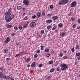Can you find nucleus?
<instances>
[{
    "mask_svg": "<svg viewBox=\"0 0 80 80\" xmlns=\"http://www.w3.org/2000/svg\"><path fill=\"white\" fill-rule=\"evenodd\" d=\"M11 14H12V12L11 11L5 13V15L6 16H5V18L6 22H10L12 20L13 18L14 17V15L13 14L11 15L10 17Z\"/></svg>",
    "mask_w": 80,
    "mask_h": 80,
    "instance_id": "obj_1",
    "label": "nucleus"
},
{
    "mask_svg": "<svg viewBox=\"0 0 80 80\" xmlns=\"http://www.w3.org/2000/svg\"><path fill=\"white\" fill-rule=\"evenodd\" d=\"M69 1L68 0H61V1H60L59 2V5H65V4H66V3H68Z\"/></svg>",
    "mask_w": 80,
    "mask_h": 80,
    "instance_id": "obj_2",
    "label": "nucleus"
},
{
    "mask_svg": "<svg viewBox=\"0 0 80 80\" xmlns=\"http://www.w3.org/2000/svg\"><path fill=\"white\" fill-rule=\"evenodd\" d=\"M61 70H67V68H68V65L65 64H61Z\"/></svg>",
    "mask_w": 80,
    "mask_h": 80,
    "instance_id": "obj_3",
    "label": "nucleus"
},
{
    "mask_svg": "<svg viewBox=\"0 0 80 80\" xmlns=\"http://www.w3.org/2000/svg\"><path fill=\"white\" fill-rule=\"evenodd\" d=\"M23 3L26 5H29L30 4V2L28 0H24L23 2Z\"/></svg>",
    "mask_w": 80,
    "mask_h": 80,
    "instance_id": "obj_4",
    "label": "nucleus"
},
{
    "mask_svg": "<svg viewBox=\"0 0 80 80\" xmlns=\"http://www.w3.org/2000/svg\"><path fill=\"white\" fill-rule=\"evenodd\" d=\"M10 40H11V39L9 38V37H8L6 39L5 41V43H8L9 42H10Z\"/></svg>",
    "mask_w": 80,
    "mask_h": 80,
    "instance_id": "obj_5",
    "label": "nucleus"
},
{
    "mask_svg": "<svg viewBox=\"0 0 80 80\" xmlns=\"http://www.w3.org/2000/svg\"><path fill=\"white\" fill-rule=\"evenodd\" d=\"M76 5H77L76 2H73L71 4L70 6L71 7H76Z\"/></svg>",
    "mask_w": 80,
    "mask_h": 80,
    "instance_id": "obj_6",
    "label": "nucleus"
},
{
    "mask_svg": "<svg viewBox=\"0 0 80 80\" xmlns=\"http://www.w3.org/2000/svg\"><path fill=\"white\" fill-rule=\"evenodd\" d=\"M36 22H32L30 24V27H33L36 25Z\"/></svg>",
    "mask_w": 80,
    "mask_h": 80,
    "instance_id": "obj_7",
    "label": "nucleus"
},
{
    "mask_svg": "<svg viewBox=\"0 0 80 80\" xmlns=\"http://www.w3.org/2000/svg\"><path fill=\"white\" fill-rule=\"evenodd\" d=\"M52 18L53 20H57L58 18V16H53L52 17Z\"/></svg>",
    "mask_w": 80,
    "mask_h": 80,
    "instance_id": "obj_8",
    "label": "nucleus"
},
{
    "mask_svg": "<svg viewBox=\"0 0 80 80\" xmlns=\"http://www.w3.org/2000/svg\"><path fill=\"white\" fill-rule=\"evenodd\" d=\"M9 78H10L9 76L5 75L3 76V79H6V80H8Z\"/></svg>",
    "mask_w": 80,
    "mask_h": 80,
    "instance_id": "obj_9",
    "label": "nucleus"
},
{
    "mask_svg": "<svg viewBox=\"0 0 80 80\" xmlns=\"http://www.w3.org/2000/svg\"><path fill=\"white\" fill-rule=\"evenodd\" d=\"M40 13V12H38L37 14L36 18H38L41 16Z\"/></svg>",
    "mask_w": 80,
    "mask_h": 80,
    "instance_id": "obj_10",
    "label": "nucleus"
},
{
    "mask_svg": "<svg viewBox=\"0 0 80 80\" xmlns=\"http://www.w3.org/2000/svg\"><path fill=\"white\" fill-rule=\"evenodd\" d=\"M58 27H59V28H62L63 27V24L62 23H60L58 25Z\"/></svg>",
    "mask_w": 80,
    "mask_h": 80,
    "instance_id": "obj_11",
    "label": "nucleus"
},
{
    "mask_svg": "<svg viewBox=\"0 0 80 80\" xmlns=\"http://www.w3.org/2000/svg\"><path fill=\"white\" fill-rule=\"evenodd\" d=\"M52 20L51 19L48 20L46 21V23H52Z\"/></svg>",
    "mask_w": 80,
    "mask_h": 80,
    "instance_id": "obj_12",
    "label": "nucleus"
},
{
    "mask_svg": "<svg viewBox=\"0 0 80 80\" xmlns=\"http://www.w3.org/2000/svg\"><path fill=\"white\" fill-rule=\"evenodd\" d=\"M35 62H34L32 63V64L31 65V67H33V68H34L35 67Z\"/></svg>",
    "mask_w": 80,
    "mask_h": 80,
    "instance_id": "obj_13",
    "label": "nucleus"
},
{
    "mask_svg": "<svg viewBox=\"0 0 80 80\" xmlns=\"http://www.w3.org/2000/svg\"><path fill=\"white\" fill-rule=\"evenodd\" d=\"M65 35V32H62L61 35V37H64Z\"/></svg>",
    "mask_w": 80,
    "mask_h": 80,
    "instance_id": "obj_14",
    "label": "nucleus"
},
{
    "mask_svg": "<svg viewBox=\"0 0 80 80\" xmlns=\"http://www.w3.org/2000/svg\"><path fill=\"white\" fill-rule=\"evenodd\" d=\"M55 68H52L50 70V72H51V73H52V72H54V71H55Z\"/></svg>",
    "mask_w": 80,
    "mask_h": 80,
    "instance_id": "obj_15",
    "label": "nucleus"
},
{
    "mask_svg": "<svg viewBox=\"0 0 80 80\" xmlns=\"http://www.w3.org/2000/svg\"><path fill=\"white\" fill-rule=\"evenodd\" d=\"M8 52V49H5L4 50L3 52L4 53H7Z\"/></svg>",
    "mask_w": 80,
    "mask_h": 80,
    "instance_id": "obj_16",
    "label": "nucleus"
},
{
    "mask_svg": "<svg viewBox=\"0 0 80 80\" xmlns=\"http://www.w3.org/2000/svg\"><path fill=\"white\" fill-rule=\"evenodd\" d=\"M12 26L11 25H8L6 26L7 28H12Z\"/></svg>",
    "mask_w": 80,
    "mask_h": 80,
    "instance_id": "obj_17",
    "label": "nucleus"
},
{
    "mask_svg": "<svg viewBox=\"0 0 80 80\" xmlns=\"http://www.w3.org/2000/svg\"><path fill=\"white\" fill-rule=\"evenodd\" d=\"M17 8L18 10H21L22 9V7L20 6H17Z\"/></svg>",
    "mask_w": 80,
    "mask_h": 80,
    "instance_id": "obj_18",
    "label": "nucleus"
},
{
    "mask_svg": "<svg viewBox=\"0 0 80 80\" xmlns=\"http://www.w3.org/2000/svg\"><path fill=\"white\" fill-rule=\"evenodd\" d=\"M57 28V27L56 26H54L52 28V30H55L56 28Z\"/></svg>",
    "mask_w": 80,
    "mask_h": 80,
    "instance_id": "obj_19",
    "label": "nucleus"
},
{
    "mask_svg": "<svg viewBox=\"0 0 80 80\" xmlns=\"http://www.w3.org/2000/svg\"><path fill=\"white\" fill-rule=\"evenodd\" d=\"M51 25H49L47 27V29H48V30H50V29L51 28Z\"/></svg>",
    "mask_w": 80,
    "mask_h": 80,
    "instance_id": "obj_20",
    "label": "nucleus"
},
{
    "mask_svg": "<svg viewBox=\"0 0 80 80\" xmlns=\"http://www.w3.org/2000/svg\"><path fill=\"white\" fill-rule=\"evenodd\" d=\"M76 49H77V50H79L80 48V46L78 45H76Z\"/></svg>",
    "mask_w": 80,
    "mask_h": 80,
    "instance_id": "obj_21",
    "label": "nucleus"
},
{
    "mask_svg": "<svg viewBox=\"0 0 80 80\" xmlns=\"http://www.w3.org/2000/svg\"><path fill=\"white\" fill-rule=\"evenodd\" d=\"M45 15V12H44V11H43L42 13V16H43V17H44Z\"/></svg>",
    "mask_w": 80,
    "mask_h": 80,
    "instance_id": "obj_22",
    "label": "nucleus"
},
{
    "mask_svg": "<svg viewBox=\"0 0 80 80\" xmlns=\"http://www.w3.org/2000/svg\"><path fill=\"white\" fill-rule=\"evenodd\" d=\"M50 7L51 9H53V8H54L53 5H50Z\"/></svg>",
    "mask_w": 80,
    "mask_h": 80,
    "instance_id": "obj_23",
    "label": "nucleus"
},
{
    "mask_svg": "<svg viewBox=\"0 0 80 80\" xmlns=\"http://www.w3.org/2000/svg\"><path fill=\"white\" fill-rule=\"evenodd\" d=\"M18 28L19 30H22L23 28V27L22 26H19L18 27Z\"/></svg>",
    "mask_w": 80,
    "mask_h": 80,
    "instance_id": "obj_24",
    "label": "nucleus"
},
{
    "mask_svg": "<svg viewBox=\"0 0 80 80\" xmlns=\"http://www.w3.org/2000/svg\"><path fill=\"white\" fill-rule=\"evenodd\" d=\"M26 27H28V24H25L23 27V28H26Z\"/></svg>",
    "mask_w": 80,
    "mask_h": 80,
    "instance_id": "obj_25",
    "label": "nucleus"
},
{
    "mask_svg": "<svg viewBox=\"0 0 80 80\" xmlns=\"http://www.w3.org/2000/svg\"><path fill=\"white\" fill-rule=\"evenodd\" d=\"M41 34H42L44 33V30H41Z\"/></svg>",
    "mask_w": 80,
    "mask_h": 80,
    "instance_id": "obj_26",
    "label": "nucleus"
},
{
    "mask_svg": "<svg viewBox=\"0 0 80 80\" xmlns=\"http://www.w3.org/2000/svg\"><path fill=\"white\" fill-rule=\"evenodd\" d=\"M76 24H74L73 26H72V28H73V29H74V28H75L76 27Z\"/></svg>",
    "mask_w": 80,
    "mask_h": 80,
    "instance_id": "obj_27",
    "label": "nucleus"
},
{
    "mask_svg": "<svg viewBox=\"0 0 80 80\" xmlns=\"http://www.w3.org/2000/svg\"><path fill=\"white\" fill-rule=\"evenodd\" d=\"M40 47H41V50H43V48L44 47V46H41Z\"/></svg>",
    "mask_w": 80,
    "mask_h": 80,
    "instance_id": "obj_28",
    "label": "nucleus"
},
{
    "mask_svg": "<svg viewBox=\"0 0 80 80\" xmlns=\"http://www.w3.org/2000/svg\"><path fill=\"white\" fill-rule=\"evenodd\" d=\"M49 49H46L45 50V52H49Z\"/></svg>",
    "mask_w": 80,
    "mask_h": 80,
    "instance_id": "obj_29",
    "label": "nucleus"
},
{
    "mask_svg": "<svg viewBox=\"0 0 80 80\" xmlns=\"http://www.w3.org/2000/svg\"><path fill=\"white\" fill-rule=\"evenodd\" d=\"M36 15L34 14V16H32V18H33V19H34V18H36Z\"/></svg>",
    "mask_w": 80,
    "mask_h": 80,
    "instance_id": "obj_30",
    "label": "nucleus"
},
{
    "mask_svg": "<svg viewBox=\"0 0 80 80\" xmlns=\"http://www.w3.org/2000/svg\"><path fill=\"white\" fill-rule=\"evenodd\" d=\"M30 60V58H28L26 59V62H29Z\"/></svg>",
    "mask_w": 80,
    "mask_h": 80,
    "instance_id": "obj_31",
    "label": "nucleus"
},
{
    "mask_svg": "<svg viewBox=\"0 0 80 80\" xmlns=\"http://www.w3.org/2000/svg\"><path fill=\"white\" fill-rule=\"evenodd\" d=\"M59 56L60 57H62V56H63V53H61L59 54Z\"/></svg>",
    "mask_w": 80,
    "mask_h": 80,
    "instance_id": "obj_32",
    "label": "nucleus"
},
{
    "mask_svg": "<svg viewBox=\"0 0 80 80\" xmlns=\"http://www.w3.org/2000/svg\"><path fill=\"white\" fill-rule=\"evenodd\" d=\"M38 57V55L35 54L34 55V57L35 58H37Z\"/></svg>",
    "mask_w": 80,
    "mask_h": 80,
    "instance_id": "obj_33",
    "label": "nucleus"
},
{
    "mask_svg": "<svg viewBox=\"0 0 80 80\" xmlns=\"http://www.w3.org/2000/svg\"><path fill=\"white\" fill-rule=\"evenodd\" d=\"M3 75V72H0V76H1V77H2V75Z\"/></svg>",
    "mask_w": 80,
    "mask_h": 80,
    "instance_id": "obj_34",
    "label": "nucleus"
},
{
    "mask_svg": "<svg viewBox=\"0 0 80 80\" xmlns=\"http://www.w3.org/2000/svg\"><path fill=\"white\" fill-rule=\"evenodd\" d=\"M71 51L73 52H75V49H74V48H72L71 49Z\"/></svg>",
    "mask_w": 80,
    "mask_h": 80,
    "instance_id": "obj_35",
    "label": "nucleus"
},
{
    "mask_svg": "<svg viewBox=\"0 0 80 80\" xmlns=\"http://www.w3.org/2000/svg\"><path fill=\"white\" fill-rule=\"evenodd\" d=\"M36 52H37V53H40V50L36 51Z\"/></svg>",
    "mask_w": 80,
    "mask_h": 80,
    "instance_id": "obj_36",
    "label": "nucleus"
},
{
    "mask_svg": "<svg viewBox=\"0 0 80 80\" xmlns=\"http://www.w3.org/2000/svg\"><path fill=\"white\" fill-rule=\"evenodd\" d=\"M14 29L16 30H18V28L17 26L15 27L14 28Z\"/></svg>",
    "mask_w": 80,
    "mask_h": 80,
    "instance_id": "obj_37",
    "label": "nucleus"
},
{
    "mask_svg": "<svg viewBox=\"0 0 80 80\" xmlns=\"http://www.w3.org/2000/svg\"><path fill=\"white\" fill-rule=\"evenodd\" d=\"M71 19L72 21H74V20H75V18H74L73 17H72Z\"/></svg>",
    "mask_w": 80,
    "mask_h": 80,
    "instance_id": "obj_38",
    "label": "nucleus"
},
{
    "mask_svg": "<svg viewBox=\"0 0 80 80\" xmlns=\"http://www.w3.org/2000/svg\"><path fill=\"white\" fill-rule=\"evenodd\" d=\"M76 56H79L80 55V52L77 53L76 54Z\"/></svg>",
    "mask_w": 80,
    "mask_h": 80,
    "instance_id": "obj_39",
    "label": "nucleus"
},
{
    "mask_svg": "<svg viewBox=\"0 0 80 80\" xmlns=\"http://www.w3.org/2000/svg\"><path fill=\"white\" fill-rule=\"evenodd\" d=\"M63 58L64 59H67V57L66 56H65L63 57Z\"/></svg>",
    "mask_w": 80,
    "mask_h": 80,
    "instance_id": "obj_40",
    "label": "nucleus"
},
{
    "mask_svg": "<svg viewBox=\"0 0 80 80\" xmlns=\"http://www.w3.org/2000/svg\"><path fill=\"white\" fill-rule=\"evenodd\" d=\"M49 64H52V63H53V61H51L49 62Z\"/></svg>",
    "mask_w": 80,
    "mask_h": 80,
    "instance_id": "obj_41",
    "label": "nucleus"
},
{
    "mask_svg": "<svg viewBox=\"0 0 80 80\" xmlns=\"http://www.w3.org/2000/svg\"><path fill=\"white\" fill-rule=\"evenodd\" d=\"M46 56H47V57H50V54H47Z\"/></svg>",
    "mask_w": 80,
    "mask_h": 80,
    "instance_id": "obj_42",
    "label": "nucleus"
},
{
    "mask_svg": "<svg viewBox=\"0 0 80 80\" xmlns=\"http://www.w3.org/2000/svg\"><path fill=\"white\" fill-rule=\"evenodd\" d=\"M78 22L79 23H80V18L78 20Z\"/></svg>",
    "mask_w": 80,
    "mask_h": 80,
    "instance_id": "obj_43",
    "label": "nucleus"
},
{
    "mask_svg": "<svg viewBox=\"0 0 80 80\" xmlns=\"http://www.w3.org/2000/svg\"><path fill=\"white\" fill-rule=\"evenodd\" d=\"M52 14H48V17H50V16H52Z\"/></svg>",
    "mask_w": 80,
    "mask_h": 80,
    "instance_id": "obj_44",
    "label": "nucleus"
},
{
    "mask_svg": "<svg viewBox=\"0 0 80 80\" xmlns=\"http://www.w3.org/2000/svg\"><path fill=\"white\" fill-rule=\"evenodd\" d=\"M63 52L64 53H67V50L63 51Z\"/></svg>",
    "mask_w": 80,
    "mask_h": 80,
    "instance_id": "obj_45",
    "label": "nucleus"
},
{
    "mask_svg": "<svg viewBox=\"0 0 80 80\" xmlns=\"http://www.w3.org/2000/svg\"><path fill=\"white\" fill-rule=\"evenodd\" d=\"M43 66V65L42 64H40L39 65V67H42Z\"/></svg>",
    "mask_w": 80,
    "mask_h": 80,
    "instance_id": "obj_46",
    "label": "nucleus"
},
{
    "mask_svg": "<svg viewBox=\"0 0 80 80\" xmlns=\"http://www.w3.org/2000/svg\"><path fill=\"white\" fill-rule=\"evenodd\" d=\"M51 53L52 54H54V51H52L51 52Z\"/></svg>",
    "mask_w": 80,
    "mask_h": 80,
    "instance_id": "obj_47",
    "label": "nucleus"
},
{
    "mask_svg": "<svg viewBox=\"0 0 80 80\" xmlns=\"http://www.w3.org/2000/svg\"><path fill=\"white\" fill-rule=\"evenodd\" d=\"M6 60H8V61L10 60V58H6Z\"/></svg>",
    "mask_w": 80,
    "mask_h": 80,
    "instance_id": "obj_48",
    "label": "nucleus"
},
{
    "mask_svg": "<svg viewBox=\"0 0 80 80\" xmlns=\"http://www.w3.org/2000/svg\"><path fill=\"white\" fill-rule=\"evenodd\" d=\"M56 70L58 72H59V71H60V69L57 68V69Z\"/></svg>",
    "mask_w": 80,
    "mask_h": 80,
    "instance_id": "obj_49",
    "label": "nucleus"
},
{
    "mask_svg": "<svg viewBox=\"0 0 80 80\" xmlns=\"http://www.w3.org/2000/svg\"><path fill=\"white\" fill-rule=\"evenodd\" d=\"M20 55L19 54H17L15 56V57H17V56H19Z\"/></svg>",
    "mask_w": 80,
    "mask_h": 80,
    "instance_id": "obj_50",
    "label": "nucleus"
},
{
    "mask_svg": "<svg viewBox=\"0 0 80 80\" xmlns=\"http://www.w3.org/2000/svg\"><path fill=\"white\" fill-rule=\"evenodd\" d=\"M27 17H25L24 18L23 20H27Z\"/></svg>",
    "mask_w": 80,
    "mask_h": 80,
    "instance_id": "obj_51",
    "label": "nucleus"
},
{
    "mask_svg": "<svg viewBox=\"0 0 80 80\" xmlns=\"http://www.w3.org/2000/svg\"><path fill=\"white\" fill-rule=\"evenodd\" d=\"M50 78V77L49 76H48L47 77V79H49V78Z\"/></svg>",
    "mask_w": 80,
    "mask_h": 80,
    "instance_id": "obj_52",
    "label": "nucleus"
},
{
    "mask_svg": "<svg viewBox=\"0 0 80 80\" xmlns=\"http://www.w3.org/2000/svg\"><path fill=\"white\" fill-rule=\"evenodd\" d=\"M12 9L11 8H10L8 10V11H10V10H12Z\"/></svg>",
    "mask_w": 80,
    "mask_h": 80,
    "instance_id": "obj_53",
    "label": "nucleus"
},
{
    "mask_svg": "<svg viewBox=\"0 0 80 80\" xmlns=\"http://www.w3.org/2000/svg\"><path fill=\"white\" fill-rule=\"evenodd\" d=\"M15 35V34L14 33H13L12 34V36H14Z\"/></svg>",
    "mask_w": 80,
    "mask_h": 80,
    "instance_id": "obj_54",
    "label": "nucleus"
},
{
    "mask_svg": "<svg viewBox=\"0 0 80 80\" xmlns=\"http://www.w3.org/2000/svg\"><path fill=\"white\" fill-rule=\"evenodd\" d=\"M18 45H19V42H17L16 43V45L18 46Z\"/></svg>",
    "mask_w": 80,
    "mask_h": 80,
    "instance_id": "obj_55",
    "label": "nucleus"
},
{
    "mask_svg": "<svg viewBox=\"0 0 80 80\" xmlns=\"http://www.w3.org/2000/svg\"><path fill=\"white\" fill-rule=\"evenodd\" d=\"M22 10H23V11H24V10H25V8H22Z\"/></svg>",
    "mask_w": 80,
    "mask_h": 80,
    "instance_id": "obj_56",
    "label": "nucleus"
},
{
    "mask_svg": "<svg viewBox=\"0 0 80 80\" xmlns=\"http://www.w3.org/2000/svg\"><path fill=\"white\" fill-rule=\"evenodd\" d=\"M78 60H80V57H79L78 58Z\"/></svg>",
    "mask_w": 80,
    "mask_h": 80,
    "instance_id": "obj_57",
    "label": "nucleus"
},
{
    "mask_svg": "<svg viewBox=\"0 0 80 80\" xmlns=\"http://www.w3.org/2000/svg\"><path fill=\"white\" fill-rule=\"evenodd\" d=\"M78 29H80V26L79 27H78L77 28Z\"/></svg>",
    "mask_w": 80,
    "mask_h": 80,
    "instance_id": "obj_58",
    "label": "nucleus"
},
{
    "mask_svg": "<svg viewBox=\"0 0 80 80\" xmlns=\"http://www.w3.org/2000/svg\"><path fill=\"white\" fill-rule=\"evenodd\" d=\"M58 65V64L57 63H56L55 64V66H57Z\"/></svg>",
    "mask_w": 80,
    "mask_h": 80,
    "instance_id": "obj_59",
    "label": "nucleus"
},
{
    "mask_svg": "<svg viewBox=\"0 0 80 80\" xmlns=\"http://www.w3.org/2000/svg\"><path fill=\"white\" fill-rule=\"evenodd\" d=\"M3 70H2L1 71V72H2L3 73Z\"/></svg>",
    "mask_w": 80,
    "mask_h": 80,
    "instance_id": "obj_60",
    "label": "nucleus"
},
{
    "mask_svg": "<svg viewBox=\"0 0 80 80\" xmlns=\"http://www.w3.org/2000/svg\"><path fill=\"white\" fill-rule=\"evenodd\" d=\"M30 67V65H28L27 67Z\"/></svg>",
    "mask_w": 80,
    "mask_h": 80,
    "instance_id": "obj_61",
    "label": "nucleus"
},
{
    "mask_svg": "<svg viewBox=\"0 0 80 80\" xmlns=\"http://www.w3.org/2000/svg\"><path fill=\"white\" fill-rule=\"evenodd\" d=\"M13 0H11V2H12L13 1Z\"/></svg>",
    "mask_w": 80,
    "mask_h": 80,
    "instance_id": "obj_62",
    "label": "nucleus"
},
{
    "mask_svg": "<svg viewBox=\"0 0 80 80\" xmlns=\"http://www.w3.org/2000/svg\"><path fill=\"white\" fill-rule=\"evenodd\" d=\"M27 23H28H28H29V22H28Z\"/></svg>",
    "mask_w": 80,
    "mask_h": 80,
    "instance_id": "obj_63",
    "label": "nucleus"
},
{
    "mask_svg": "<svg viewBox=\"0 0 80 80\" xmlns=\"http://www.w3.org/2000/svg\"><path fill=\"white\" fill-rule=\"evenodd\" d=\"M79 77H80V74H79Z\"/></svg>",
    "mask_w": 80,
    "mask_h": 80,
    "instance_id": "obj_64",
    "label": "nucleus"
}]
</instances>
